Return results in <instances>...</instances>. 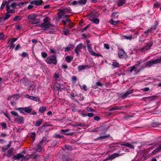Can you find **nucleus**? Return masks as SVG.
I'll list each match as a JSON object with an SVG mask.
<instances>
[{
  "mask_svg": "<svg viewBox=\"0 0 161 161\" xmlns=\"http://www.w3.org/2000/svg\"><path fill=\"white\" fill-rule=\"evenodd\" d=\"M46 62L48 64H57L56 57L54 56H50L46 59Z\"/></svg>",
  "mask_w": 161,
  "mask_h": 161,
  "instance_id": "nucleus-1",
  "label": "nucleus"
},
{
  "mask_svg": "<svg viewBox=\"0 0 161 161\" xmlns=\"http://www.w3.org/2000/svg\"><path fill=\"white\" fill-rule=\"evenodd\" d=\"M41 27L42 30L45 31L53 27V25L51 23H43L41 25Z\"/></svg>",
  "mask_w": 161,
  "mask_h": 161,
  "instance_id": "nucleus-2",
  "label": "nucleus"
},
{
  "mask_svg": "<svg viewBox=\"0 0 161 161\" xmlns=\"http://www.w3.org/2000/svg\"><path fill=\"white\" fill-rule=\"evenodd\" d=\"M153 45V43L151 41L149 42L146 43L145 45L142 47L139 50L141 51L144 52L150 49L151 47Z\"/></svg>",
  "mask_w": 161,
  "mask_h": 161,
  "instance_id": "nucleus-3",
  "label": "nucleus"
},
{
  "mask_svg": "<svg viewBox=\"0 0 161 161\" xmlns=\"http://www.w3.org/2000/svg\"><path fill=\"white\" fill-rule=\"evenodd\" d=\"M145 62V60H140L137 62V64H136L131 67L129 68V70L130 72H132L133 70H135L136 68L137 67L139 66L140 64Z\"/></svg>",
  "mask_w": 161,
  "mask_h": 161,
  "instance_id": "nucleus-4",
  "label": "nucleus"
},
{
  "mask_svg": "<svg viewBox=\"0 0 161 161\" xmlns=\"http://www.w3.org/2000/svg\"><path fill=\"white\" fill-rule=\"evenodd\" d=\"M133 92V90H128L126 92L120 94L119 95V97L123 99L126 98L128 95L132 94Z\"/></svg>",
  "mask_w": 161,
  "mask_h": 161,
  "instance_id": "nucleus-5",
  "label": "nucleus"
},
{
  "mask_svg": "<svg viewBox=\"0 0 161 161\" xmlns=\"http://www.w3.org/2000/svg\"><path fill=\"white\" fill-rule=\"evenodd\" d=\"M87 47H88V50L91 55L97 56H101L100 54L96 53L95 52L92 51L91 44L87 45Z\"/></svg>",
  "mask_w": 161,
  "mask_h": 161,
  "instance_id": "nucleus-6",
  "label": "nucleus"
},
{
  "mask_svg": "<svg viewBox=\"0 0 161 161\" xmlns=\"http://www.w3.org/2000/svg\"><path fill=\"white\" fill-rule=\"evenodd\" d=\"M15 121L18 124H23L24 121V119L23 117L19 116L16 117L15 118Z\"/></svg>",
  "mask_w": 161,
  "mask_h": 161,
  "instance_id": "nucleus-7",
  "label": "nucleus"
},
{
  "mask_svg": "<svg viewBox=\"0 0 161 161\" xmlns=\"http://www.w3.org/2000/svg\"><path fill=\"white\" fill-rule=\"evenodd\" d=\"M6 11L10 13L14 14L15 13L14 9H13L9 6V2H8L6 5Z\"/></svg>",
  "mask_w": 161,
  "mask_h": 161,
  "instance_id": "nucleus-8",
  "label": "nucleus"
},
{
  "mask_svg": "<svg viewBox=\"0 0 161 161\" xmlns=\"http://www.w3.org/2000/svg\"><path fill=\"white\" fill-rule=\"evenodd\" d=\"M123 153H114L110 156H109L107 159L108 160H112L116 157L122 155Z\"/></svg>",
  "mask_w": 161,
  "mask_h": 161,
  "instance_id": "nucleus-9",
  "label": "nucleus"
},
{
  "mask_svg": "<svg viewBox=\"0 0 161 161\" xmlns=\"http://www.w3.org/2000/svg\"><path fill=\"white\" fill-rule=\"evenodd\" d=\"M118 56L119 58H123L125 57L126 55L123 50L120 49L119 51Z\"/></svg>",
  "mask_w": 161,
  "mask_h": 161,
  "instance_id": "nucleus-10",
  "label": "nucleus"
},
{
  "mask_svg": "<svg viewBox=\"0 0 161 161\" xmlns=\"http://www.w3.org/2000/svg\"><path fill=\"white\" fill-rule=\"evenodd\" d=\"M83 46V44L80 43L78 44L76 47L75 51L77 55L79 54V52L81 51V49Z\"/></svg>",
  "mask_w": 161,
  "mask_h": 161,
  "instance_id": "nucleus-11",
  "label": "nucleus"
},
{
  "mask_svg": "<svg viewBox=\"0 0 161 161\" xmlns=\"http://www.w3.org/2000/svg\"><path fill=\"white\" fill-rule=\"evenodd\" d=\"M42 0H35L31 1L30 3L31 4H35L36 5H41L42 3Z\"/></svg>",
  "mask_w": 161,
  "mask_h": 161,
  "instance_id": "nucleus-12",
  "label": "nucleus"
},
{
  "mask_svg": "<svg viewBox=\"0 0 161 161\" xmlns=\"http://www.w3.org/2000/svg\"><path fill=\"white\" fill-rule=\"evenodd\" d=\"M24 157V155L18 153L13 156L12 157V158L16 160H18L20 158H23Z\"/></svg>",
  "mask_w": 161,
  "mask_h": 161,
  "instance_id": "nucleus-13",
  "label": "nucleus"
},
{
  "mask_svg": "<svg viewBox=\"0 0 161 161\" xmlns=\"http://www.w3.org/2000/svg\"><path fill=\"white\" fill-rule=\"evenodd\" d=\"M58 11V13L60 14L59 16L60 17H61L62 16H63L65 14L69 12L68 9H66L59 10Z\"/></svg>",
  "mask_w": 161,
  "mask_h": 161,
  "instance_id": "nucleus-14",
  "label": "nucleus"
},
{
  "mask_svg": "<svg viewBox=\"0 0 161 161\" xmlns=\"http://www.w3.org/2000/svg\"><path fill=\"white\" fill-rule=\"evenodd\" d=\"M87 68H89V67L88 65H79L78 67V71H80L82 70H84Z\"/></svg>",
  "mask_w": 161,
  "mask_h": 161,
  "instance_id": "nucleus-15",
  "label": "nucleus"
},
{
  "mask_svg": "<svg viewBox=\"0 0 161 161\" xmlns=\"http://www.w3.org/2000/svg\"><path fill=\"white\" fill-rule=\"evenodd\" d=\"M153 61V60H151L146 62V64H145V65L143 66V67H144V66H145V67L151 66L155 64L154 62Z\"/></svg>",
  "mask_w": 161,
  "mask_h": 161,
  "instance_id": "nucleus-16",
  "label": "nucleus"
},
{
  "mask_svg": "<svg viewBox=\"0 0 161 161\" xmlns=\"http://www.w3.org/2000/svg\"><path fill=\"white\" fill-rule=\"evenodd\" d=\"M14 151V149L13 148H11L9 149L7 152V155L8 157L12 156L13 155V153Z\"/></svg>",
  "mask_w": 161,
  "mask_h": 161,
  "instance_id": "nucleus-17",
  "label": "nucleus"
},
{
  "mask_svg": "<svg viewBox=\"0 0 161 161\" xmlns=\"http://www.w3.org/2000/svg\"><path fill=\"white\" fill-rule=\"evenodd\" d=\"M121 146H127L130 148H134V147L132 145H131L129 143L126 142H123L120 144Z\"/></svg>",
  "mask_w": 161,
  "mask_h": 161,
  "instance_id": "nucleus-18",
  "label": "nucleus"
},
{
  "mask_svg": "<svg viewBox=\"0 0 161 161\" xmlns=\"http://www.w3.org/2000/svg\"><path fill=\"white\" fill-rule=\"evenodd\" d=\"M11 146V143L10 142L8 145L5 146L3 147L2 148V151L4 152H5L8 149V148L10 147Z\"/></svg>",
  "mask_w": 161,
  "mask_h": 161,
  "instance_id": "nucleus-19",
  "label": "nucleus"
},
{
  "mask_svg": "<svg viewBox=\"0 0 161 161\" xmlns=\"http://www.w3.org/2000/svg\"><path fill=\"white\" fill-rule=\"evenodd\" d=\"M36 15L35 14H34L28 15V18L29 19H30L32 21L35 19V18H36Z\"/></svg>",
  "mask_w": 161,
  "mask_h": 161,
  "instance_id": "nucleus-20",
  "label": "nucleus"
},
{
  "mask_svg": "<svg viewBox=\"0 0 161 161\" xmlns=\"http://www.w3.org/2000/svg\"><path fill=\"white\" fill-rule=\"evenodd\" d=\"M126 0H119L118 1V6L120 7L125 3Z\"/></svg>",
  "mask_w": 161,
  "mask_h": 161,
  "instance_id": "nucleus-21",
  "label": "nucleus"
},
{
  "mask_svg": "<svg viewBox=\"0 0 161 161\" xmlns=\"http://www.w3.org/2000/svg\"><path fill=\"white\" fill-rule=\"evenodd\" d=\"M29 99L33 100H34L36 102L39 101L40 100V99L38 97H36L31 96H30Z\"/></svg>",
  "mask_w": 161,
  "mask_h": 161,
  "instance_id": "nucleus-22",
  "label": "nucleus"
},
{
  "mask_svg": "<svg viewBox=\"0 0 161 161\" xmlns=\"http://www.w3.org/2000/svg\"><path fill=\"white\" fill-rule=\"evenodd\" d=\"M11 16V15L10 14V13L8 12L7 11L6 13L5 14V16L3 17V18L4 20H6L9 19Z\"/></svg>",
  "mask_w": 161,
  "mask_h": 161,
  "instance_id": "nucleus-23",
  "label": "nucleus"
},
{
  "mask_svg": "<svg viewBox=\"0 0 161 161\" xmlns=\"http://www.w3.org/2000/svg\"><path fill=\"white\" fill-rule=\"evenodd\" d=\"M103 127L102 126H100L99 127H97L96 128L93 129L92 130V132H100L102 130Z\"/></svg>",
  "mask_w": 161,
  "mask_h": 161,
  "instance_id": "nucleus-24",
  "label": "nucleus"
},
{
  "mask_svg": "<svg viewBox=\"0 0 161 161\" xmlns=\"http://www.w3.org/2000/svg\"><path fill=\"white\" fill-rule=\"evenodd\" d=\"M121 108V107L120 106H116L110 109L109 111H112L115 110H120Z\"/></svg>",
  "mask_w": 161,
  "mask_h": 161,
  "instance_id": "nucleus-25",
  "label": "nucleus"
},
{
  "mask_svg": "<svg viewBox=\"0 0 161 161\" xmlns=\"http://www.w3.org/2000/svg\"><path fill=\"white\" fill-rule=\"evenodd\" d=\"M40 20L39 19L36 18V17L31 21V23L32 24H37L39 23Z\"/></svg>",
  "mask_w": 161,
  "mask_h": 161,
  "instance_id": "nucleus-26",
  "label": "nucleus"
},
{
  "mask_svg": "<svg viewBox=\"0 0 161 161\" xmlns=\"http://www.w3.org/2000/svg\"><path fill=\"white\" fill-rule=\"evenodd\" d=\"M73 58L70 56H67L65 58V60L66 62L69 63L72 60Z\"/></svg>",
  "mask_w": 161,
  "mask_h": 161,
  "instance_id": "nucleus-27",
  "label": "nucleus"
},
{
  "mask_svg": "<svg viewBox=\"0 0 161 161\" xmlns=\"http://www.w3.org/2000/svg\"><path fill=\"white\" fill-rule=\"evenodd\" d=\"M32 109L30 107H27L25 108V112L29 113L31 112Z\"/></svg>",
  "mask_w": 161,
  "mask_h": 161,
  "instance_id": "nucleus-28",
  "label": "nucleus"
},
{
  "mask_svg": "<svg viewBox=\"0 0 161 161\" xmlns=\"http://www.w3.org/2000/svg\"><path fill=\"white\" fill-rule=\"evenodd\" d=\"M119 21V20L115 21L113 19H112L110 20H109V22L112 25H116L118 24Z\"/></svg>",
  "mask_w": 161,
  "mask_h": 161,
  "instance_id": "nucleus-29",
  "label": "nucleus"
},
{
  "mask_svg": "<svg viewBox=\"0 0 161 161\" xmlns=\"http://www.w3.org/2000/svg\"><path fill=\"white\" fill-rule=\"evenodd\" d=\"M96 86H93L94 88H96L98 87H101L103 86V83H102L100 81H98L96 83Z\"/></svg>",
  "mask_w": 161,
  "mask_h": 161,
  "instance_id": "nucleus-30",
  "label": "nucleus"
},
{
  "mask_svg": "<svg viewBox=\"0 0 161 161\" xmlns=\"http://www.w3.org/2000/svg\"><path fill=\"white\" fill-rule=\"evenodd\" d=\"M122 37L123 39H126L127 40H130L133 38L132 35H130L128 36H123Z\"/></svg>",
  "mask_w": 161,
  "mask_h": 161,
  "instance_id": "nucleus-31",
  "label": "nucleus"
},
{
  "mask_svg": "<svg viewBox=\"0 0 161 161\" xmlns=\"http://www.w3.org/2000/svg\"><path fill=\"white\" fill-rule=\"evenodd\" d=\"M46 108L45 106H42L39 109V111L42 113L44 112L45 111H46Z\"/></svg>",
  "mask_w": 161,
  "mask_h": 161,
  "instance_id": "nucleus-32",
  "label": "nucleus"
},
{
  "mask_svg": "<svg viewBox=\"0 0 161 161\" xmlns=\"http://www.w3.org/2000/svg\"><path fill=\"white\" fill-rule=\"evenodd\" d=\"M41 143H40L39 145L36 149V150L38 152H40L41 151L42 149V147L41 146Z\"/></svg>",
  "mask_w": 161,
  "mask_h": 161,
  "instance_id": "nucleus-33",
  "label": "nucleus"
},
{
  "mask_svg": "<svg viewBox=\"0 0 161 161\" xmlns=\"http://www.w3.org/2000/svg\"><path fill=\"white\" fill-rule=\"evenodd\" d=\"M27 3L26 2H21L18 4V6L19 7H21L25 5Z\"/></svg>",
  "mask_w": 161,
  "mask_h": 161,
  "instance_id": "nucleus-34",
  "label": "nucleus"
},
{
  "mask_svg": "<svg viewBox=\"0 0 161 161\" xmlns=\"http://www.w3.org/2000/svg\"><path fill=\"white\" fill-rule=\"evenodd\" d=\"M7 1H3L2 2V4L1 7V9L2 10H3L4 8L5 5L7 4Z\"/></svg>",
  "mask_w": 161,
  "mask_h": 161,
  "instance_id": "nucleus-35",
  "label": "nucleus"
},
{
  "mask_svg": "<svg viewBox=\"0 0 161 161\" xmlns=\"http://www.w3.org/2000/svg\"><path fill=\"white\" fill-rule=\"evenodd\" d=\"M87 2V0H80L78 1V3L79 4H85Z\"/></svg>",
  "mask_w": 161,
  "mask_h": 161,
  "instance_id": "nucleus-36",
  "label": "nucleus"
},
{
  "mask_svg": "<svg viewBox=\"0 0 161 161\" xmlns=\"http://www.w3.org/2000/svg\"><path fill=\"white\" fill-rule=\"evenodd\" d=\"M153 62H154V64H156L157 63H159L160 62H161V58H159L153 60Z\"/></svg>",
  "mask_w": 161,
  "mask_h": 161,
  "instance_id": "nucleus-37",
  "label": "nucleus"
},
{
  "mask_svg": "<svg viewBox=\"0 0 161 161\" xmlns=\"http://www.w3.org/2000/svg\"><path fill=\"white\" fill-rule=\"evenodd\" d=\"M17 110L19 111L20 112L23 113L25 112V108H15Z\"/></svg>",
  "mask_w": 161,
  "mask_h": 161,
  "instance_id": "nucleus-38",
  "label": "nucleus"
},
{
  "mask_svg": "<svg viewBox=\"0 0 161 161\" xmlns=\"http://www.w3.org/2000/svg\"><path fill=\"white\" fill-rule=\"evenodd\" d=\"M42 119H39V120H37L36 121V124L35 125L36 126H39L42 123Z\"/></svg>",
  "mask_w": 161,
  "mask_h": 161,
  "instance_id": "nucleus-39",
  "label": "nucleus"
},
{
  "mask_svg": "<svg viewBox=\"0 0 161 161\" xmlns=\"http://www.w3.org/2000/svg\"><path fill=\"white\" fill-rule=\"evenodd\" d=\"M14 46L15 45L14 44V43L11 42L9 44L8 47H9V49H13L14 47Z\"/></svg>",
  "mask_w": 161,
  "mask_h": 161,
  "instance_id": "nucleus-40",
  "label": "nucleus"
},
{
  "mask_svg": "<svg viewBox=\"0 0 161 161\" xmlns=\"http://www.w3.org/2000/svg\"><path fill=\"white\" fill-rule=\"evenodd\" d=\"M17 5V4L16 3H13L11 5L9 4V6H10V7L13 9H15Z\"/></svg>",
  "mask_w": 161,
  "mask_h": 161,
  "instance_id": "nucleus-41",
  "label": "nucleus"
},
{
  "mask_svg": "<svg viewBox=\"0 0 161 161\" xmlns=\"http://www.w3.org/2000/svg\"><path fill=\"white\" fill-rule=\"evenodd\" d=\"M11 114L12 115L15 116L16 117H18L19 115V114H18V113L15 112L14 111H11Z\"/></svg>",
  "mask_w": 161,
  "mask_h": 161,
  "instance_id": "nucleus-42",
  "label": "nucleus"
},
{
  "mask_svg": "<svg viewBox=\"0 0 161 161\" xmlns=\"http://www.w3.org/2000/svg\"><path fill=\"white\" fill-rule=\"evenodd\" d=\"M89 18L90 20L92 21L94 19H95V16L93 14L89 15Z\"/></svg>",
  "mask_w": 161,
  "mask_h": 161,
  "instance_id": "nucleus-43",
  "label": "nucleus"
},
{
  "mask_svg": "<svg viewBox=\"0 0 161 161\" xmlns=\"http://www.w3.org/2000/svg\"><path fill=\"white\" fill-rule=\"evenodd\" d=\"M89 18L90 20L92 21L94 19H95V16L93 14L89 15Z\"/></svg>",
  "mask_w": 161,
  "mask_h": 161,
  "instance_id": "nucleus-44",
  "label": "nucleus"
},
{
  "mask_svg": "<svg viewBox=\"0 0 161 161\" xmlns=\"http://www.w3.org/2000/svg\"><path fill=\"white\" fill-rule=\"evenodd\" d=\"M119 64L116 62H113L112 64V65L114 68H117L119 67Z\"/></svg>",
  "mask_w": 161,
  "mask_h": 161,
  "instance_id": "nucleus-45",
  "label": "nucleus"
},
{
  "mask_svg": "<svg viewBox=\"0 0 161 161\" xmlns=\"http://www.w3.org/2000/svg\"><path fill=\"white\" fill-rule=\"evenodd\" d=\"M31 137L32 138V141L33 142H34L35 139V137L36 136V134L35 132H32L31 133Z\"/></svg>",
  "mask_w": 161,
  "mask_h": 161,
  "instance_id": "nucleus-46",
  "label": "nucleus"
},
{
  "mask_svg": "<svg viewBox=\"0 0 161 161\" xmlns=\"http://www.w3.org/2000/svg\"><path fill=\"white\" fill-rule=\"evenodd\" d=\"M108 137V135L101 136L99 137L98 138H97V139L99 140V139H105Z\"/></svg>",
  "mask_w": 161,
  "mask_h": 161,
  "instance_id": "nucleus-47",
  "label": "nucleus"
},
{
  "mask_svg": "<svg viewBox=\"0 0 161 161\" xmlns=\"http://www.w3.org/2000/svg\"><path fill=\"white\" fill-rule=\"evenodd\" d=\"M92 22L93 23H95L96 24H98L99 23V20L98 19L95 18V19H94Z\"/></svg>",
  "mask_w": 161,
  "mask_h": 161,
  "instance_id": "nucleus-48",
  "label": "nucleus"
},
{
  "mask_svg": "<svg viewBox=\"0 0 161 161\" xmlns=\"http://www.w3.org/2000/svg\"><path fill=\"white\" fill-rule=\"evenodd\" d=\"M62 68L63 69H67L68 68L67 64L65 63H64L62 65Z\"/></svg>",
  "mask_w": 161,
  "mask_h": 161,
  "instance_id": "nucleus-49",
  "label": "nucleus"
},
{
  "mask_svg": "<svg viewBox=\"0 0 161 161\" xmlns=\"http://www.w3.org/2000/svg\"><path fill=\"white\" fill-rule=\"evenodd\" d=\"M63 32L65 35H67L69 33V31L67 29H65L63 30Z\"/></svg>",
  "mask_w": 161,
  "mask_h": 161,
  "instance_id": "nucleus-50",
  "label": "nucleus"
},
{
  "mask_svg": "<svg viewBox=\"0 0 161 161\" xmlns=\"http://www.w3.org/2000/svg\"><path fill=\"white\" fill-rule=\"evenodd\" d=\"M73 47V46L72 45L70 46L69 47H68L65 48V51H69L70 50L72 49Z\"/></svg>",
  "mask_w": 161,
  "mask_h": 161,
  "instance_id": "nucleus-51",
  "label": "nucleus"
},
{
  "mask_svg": "<svg viewBox=\"0 0 161 161\" xmlns=\"http://www.w3.org/2000/svg\"><path fill=\"white\" fill-rule=\"evenodd\" d=\"M43 23H49V18L47 17H46L43 19Z\"/></svg>",
  "mask_w": 161,
  "mask_h": 161,
  "instance_id": "nucleus-52",
  "label": "nucleus"
},
{
  "mask_svg": "<svg viewBox=\"0 0 161 161\" xmlns=\"http://www.w3.org/2000/svg\"><path fill=\"white\" fill-rule=\"evenodd\" d=\"M5 36L3 33H0V39L2 40L4 39Z\"/></svg>",
  "mask_w": 161,
  "mask_h": 161,
  "instance_id": "nucleus-53",
  "label": "nucleus"
},
{
  "mask_svg": "<svg viewBox=\"0 0 161 161\" xmlns=\"http://www.w3.org/2000/svg\"><path fill=\"white\" fill-rule=\"evenodd\" d=\"M41 53H42V56L43 58H45L47 56V53H46L42 52Z\"/></svg>",
  "mask_w": 161,
  "mask_h": 161,
  "instance_id": "nucleus-54",
  "label": "nucleus"
},
{
  "mask_svg": "<svg viewBox=\"0 0 161 161\" xmlns=\"http://www.w3.org/2000/svg\"><path fill=\"white\" fill-rule=\"evenodd\" d=\"M1 125L4 129H5L6 128V125L5 123H2L0 124Z\"/></svg>",
  "mask_w": 161,
  "mask_h": 161,
  "instance_id": "nucleus-55",
  "label": "nucleus"
},
{
  "mask_svg": "<svg viewBox=\"0 0 161 161\" xmlns=\"http://www.w3.org/2000/svg\"><path fill=\"white\" fill-rule=\"evenodd\" d=\"M62 133H64V134H66L67 135L69 136V135H71L72 134V133H65L66 131H65V130H62L60 131Z\"/></svg>",
  "mask_w": 161,
  "mask_h": 161,
  "instance_id": "nucleus-56",
  "label": "nucleus"
},
{
  "mask_svg": "<svg viewBox=\"0 0 161 161\" xmlns=\"http://www.w3.org/2000/svg\"><path fill=\"white\" fill-rule=\"evenodd\" d=\"M37 155L35 153H33L31 155V158H34V159L36 158H37Z\"/></svg>",
  "mask_w": 161,
  "mask_h": 161,
  "instance_id": "nucleus-57",
  "label": "nucleus"
},
{
  "mask_svg": "<svg viewBox=\"0 0 161 161\" xmlns=\"http://www.w3.org/2000/svg\"><path fill=\"white\" fill-rule=\"evenodd\" d=\"M20 17L19 16H17L14 17V21H18L20 20Z\"/></svg>",
  "mask_w": 161,
  "mask_h": 161,
  "instance_id": "nucleus-58",
  "label": "nucleus"
},
{
  "mask_svg": "<svg viewBox=\"0 0 161 161\" xmlns=\"http://www.w3.org/2000/svg\"><path fill=\"white\" fill-rule=\"evenodd\" d=\"M87 111L90 112H94L95 110L90 108H87L86 109Z\"/></svg>",
  "mask_w": 161,
  "mask_h": 161,
  "instance_id": "nucleus-59",
  "label": "nucleus"
},
{
  "mask_svg": "<svg viewBox=\"0 0 161 161\" xmlns=\"http://www.w3.org/2000/svg\"><path fill=\"white\" fill-rule=\"evenodd\" d=\"M76 78L75 76H73L72 77V81L73 83H75L76 80Z\"/></svg>",
  "mask_w": 161,
  "mask_h": 161,
  "instance_id": "nucleus-60",
  "label": "nucleus"
},
{
  "mask_svg": "<svg viewBox=\"0 0 161 161\" xmlns=\"http://www.w3.org/2000/svg\"><path fill=\"white\" fill-rule=\"evenodd\" d=\"M104 47L107 49H108L109 48V46L108 44H105L104 45Z\"/></svg>",
  "mask_w": 161,
  "mask_h": 161,
  "instance_id": "nucleus-61",
  "label": "nucleus"
},
{
  "mask_svg": "<svg viewBox=\"0 0 161 161\" xmlns=\"http://www.w3.org/2000/svg\"><path fill=\"white\" fill-rule=\"evenodd\" d=\"M94 119L96 121H99L100 119V118L98 116H95L94 117Z\"/></svg>",
  "mask_w": 161,
  "mask_h": 161,
  "instance_id": "nucleus-62",
  "label": "nucleus"
},
{
  "mask_svg": "<svg viewBox=\"0 0 161 161\" xmlns=\"http://www.w3.org/2000/svg\"><path fill=\"white\" fill-rule=\"evenodd\" d=\"M87 116L89 117H92L94 116V114L93 113H88L87 114Z\"/></svg>",
  "mask_w": 161,
  "mask_h": 161,
  "instance_id": "nucleus-63",
  "label": "nucleus"
},
{
  "mask_svg": "<svg viewBox=\"0 0 161 161\" xmlns=\"http://www.w3.org/2000/svg\"><path fill=\"white\" fill-rule=\"evenodd\" d=\"M27 55V53L25 52H23L21 54V56L24 58Z\"/></svg>",
  "mask_w": 161,
  "mask_h": 161,
  "instance_id": "nucleus-64",
  "label": "nucleus"
}]
</instances>
